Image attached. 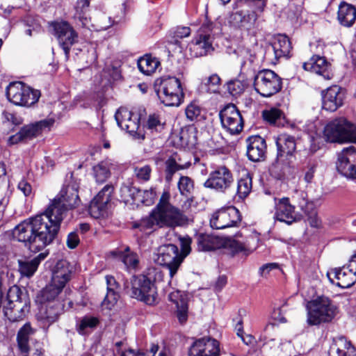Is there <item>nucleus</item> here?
<instances>
[{
	"instance_id": "obj_13",
	"label": "nucleus",
	"mask_w": 356,
	"mask_h": 356,
	"mask_svg": "<svg viewBox=\"0 0 356 356\" xmlns=\"http://www.w3.org/2000/svg\"><path fill=\"white\" fill-rule=\"evenodd\" d=\"M275 143L277 163L290 166L296 160V142L295 137L287 134H281L277 137Z\"/></svg>"
},
{
	"instance_id": "obj_49",
	"label": "nucleus",
	"mask_w": 356,
	"mask_h": 356,
	"mask_svg": "<svg viewBox=\"0 0 356 356\" xmlns=\"http://www.w3.org/2000/svg\"><path fill=\"white\" fill-rule=\"evenodd\" d=\"M165 180L170 183L172 180L174 174L179 170L182 169V167L177 164L174 159H169L165 162Z\"/></svg>"
},
{
	"instance_id": "obj_17",
	"label": "nucleus",
	"mask_w": 356,
	"mask_h": 356,
	"mask_svg": "<svg viewBox=\"0 0 356 356\" xmlns=\"http://www.w3.org/2000/svg\"><path fill=\"white\" fill-rule=\"evenodd\" d=\"M118 125L130 135L138 138H144L140 128V118L137 113H132L127 108L120 107L115 114Z\"/></svg>"
},
{
	"instance_id": "obj_41",
	"label": "nucleus",
	"mask_w": 356,
	"mask_h": 356,
	"mask_svg": "<svg viewBox=\"0 0 356 356\" xmlns=\"http://www.w3.org/2000/svg\"><path fill=\"white\" fill-rule=\"evenodd\" d=\"M181 145L188 149L194 148L197 145L196 131L194 129H182L179 133Z\"/></svg>"
},
{
	"instance_id": "obj_8",
	"label": "nucleus",
	"mask_w": 356,
	"mask_h": 356,
	"mask_svg": "<svg viewBox=\"0 0 356 356\" xmlns=\"http://www.w3.org/2000/svg\"><path fill=\"white\" fill-rule=\"evenodd\" d=\"M8 305L5 307V315L9 321L17 322L22 320L29 312V300L21 289L13 286L7 293Z\"/></svg>"
},
{
	"instance_id": "obj_51",
	"label": "nucleus",
	"mask_w": 356,
	"mask_h": 356,
	"mask_svg": "<svg viewBox=\"0 0 356 356\" xmlns=\"http://www.w3.org/2000/svg\"><path fill=\"white\" fill-rule=\"evenodd\" d=\"M119 298L118 293L115 291H107V293L102 302L103 309H111L117 302Z\"/></svg>"
},
{
	"instance_id": "obj_6",
	"label": "nucleus",
	"mask_w": 356,
	"mask_h": 356,
	"mask_svg": "<svg viewBox=\"0 0 356 356\" xmlns=\"http://www.w3.org/2000/svg\"><path fill=\"white\" fill-rule=\"evenodd\" d=\"M323 137L330 143H356V125L343 117L335 118L325 126Z\"/></svg>"
},
{
	"instance_id": "obj_38",
	"label": "nucleus",
	"mask_w": 356,
	"mask_h": 356,
	"mask_svg": "<svg viewBox=\"0 0 356 356\" xmlns=\"http://www.w3.org/2000/svg\"><path fill=\"white\" fill-rule=\"evenodd\" d=\"M137 64L140 72L145 75H150L155 72L160 65V62L155 57L145 55L138 60Z\"/></svg>"
},
{
	"instance_id": "obj_50",
	"label": "nucleus",
	"mask_w": 356,
	"mask_h": 356,
	"mask_svg": "<svg viewBox=\"0 0 356 356\" xmlns=\"http://www.w3.org/2000/svg\"><path fill=\"white\" fill-rule=\"evenodd\" d=\"M137 190L138 188L133 186H123L120 188L121 197L124 202H136Z\"/></svg>"
},
{
	"instance_id": "obj_18",
	"label": "nucleus",
	"mask_w": 356,
	"mask_h": 356,
	"mask_svg": "<svg viewBox=\"0 0 356 356\" xmlns=\"http://www.w3.org/2000/svg\"><path fill=\"white\" fill-rule=\"evenodd\" d=\"M54 122V118H47L35 123L25 125L17 134L11 136L8 139V142L11 145L21 142L26 143L37 137L43 129L51 127Z\"/></svg>"
},
{
	"instance_id": "obj_37",
	"label": "nucleus",
	"mask_w": 356,
	"mask_h": 356,
	"mask_svg": "<svg viewBox=\"0 0 356 356\" xmlns=\"http://www.w3.org/2000/svg\"><path fill=\"white\" fill-rule=\"evenodd\" d=\"M291 198L293 203L296 204L305 215L312 214L314 205L313 202L308 200L307 193L305 191L296 190Z\"/></svg>"
},
{
	"instance_id": "obj_36",
	"label": "nucleus",
	"mask_w": 356,
	"mask_h": 356,
	"mask_svg": "<svg viewBox=\"0 0 356 356\" xmlns=\"http://www.w3.org/2000/svg\"><path fill=\"white\" fill-rule=\"evenodd\" d=\"M197 243L199 250L211 251L220 246V240L215 236L200 234L197 236Z\"/></svg>"
},
{
	"instance_id": "obj_4",
	"label": "nucleus",
	"mask_w": 356,
	"mask_h": 356,
	"mask_svg": "<svg viewBox=\"0 0 356 356\" xmlns=\"http://www.w3.org/2000/svg\"><path fill=\"white\" fill-rule=\"evenodd\" d=\"M72 267L66 260L58 261L52 271L51 283L41 290L36 296V302L40 305L61 302L59 295L66 284L71 280Z\"/></svg>"
},
{
	"instance_id": "obj_10",
	"label": "nucleus",
	"mask_w": 356,
	"mask_h": 356,
	"mask_svg": "<svg viewBox=\"0 0 356 356\" xmlns=\"http://www.w3.org/2000/svg\"><path fill=\"white\" fill-rule=\"evenodd\" d=\"M254 88L261 96L269 97L282 90V79L271 70H262L254 76Z\"/></svg>"
},
{
	"instance_id": "obj_23",
	"label": "nucleus",
	"mask_w": 356,
	"mask_h": 356,
	"mask_svg": "<svg viewBox=\"0 0 356 356\" xmlns=\"http://www.w3.org/2000/svg\"><path fill=\"white\" fill-rule=\"evenodd\" d=\"M113 190L112 185H106L92 199L88 209L92 217L99 218L106 215Z\"/></svg>"
},
{
	"instance_id": "obj_56",
	"label": "nucleus",
	"mask_w": 356,
	"mask_h": 356,
	"mask_svg": "<svg viewBox=\"0 0 356 356\" xmlns=\"http://www.w3.org/2000/svg\"><path fill=\"white\" fill-rule=\"evenodd\" d=\"M191 239L183 238L181 239V252L179 251V256L182 257V261L191 252Z\"/></svg>"
},
{
	"instance_id": "obj_54",
	"label": "nucleus",
	"mask_w": 356,
	"mask_h": 356,
	"mask_svg": "<svg viewBox=\"0 0 356 356\" xmlns=\"http://www.w3.org/2000/svg\"><path fill=\"white\" fill-rule=\"evenodd\" d=\"M227 89L231 95L236 97L243 92L244 85L239 80H232L227 82Z\"/></svg>"
},
{
	"instance_id": "obj_55",
	"label": "nucleus",
	"mask_w": 356,
	"mask_h": 356,
	"mask_svg": "<svg viewBox=\"0 0 356 356\" xmlns=\"http://www.w3.org/2000/svg\"><path fill=\"white\" fill-rule=\"evenodd\" d=\"M124 264L129 269H135L138 265V256L136 254H127L122 257Z\"/></svg>"
},
{
	"instance_id": "obj_42",
	"label": "nucleus",
	"mask_w": 356,
	"mask_h": 356,
	"mask_svg": "<svg viewBox=\"0 0 356 356\" xmlns=\"http://www.w3.org/2000/svg\"><path fill=\"white\" fill-rule=\"evenodd\" d=\"M93 175L98 183L104 182L111 175L110 163L108 161H102L93 167Z\"/></svg>"
},
{
	"instance_id": "obj_29",
	"label": "nucleus",
	"mask_w": 356,
	"mask_h": 356,
	"mask_svg": "<svg viewBox=\"0 0 356 356\" xmlns=\"http://www.w3.org/2000/svg\"><path fill=\"white\" fill-rule=\"evenodd\" d=\"M63 309L64 304L62 302H52L50 304L41 305V308L38 314V319L42 321L43 327H49L58 320Z\"/></svg>"
},
{
	"instance_id": "obj_45",
	"label": "nucleus",
	"mask_w": 356,
	"mask_h": 356,
	"mask_svg": "<svg viewBox=\"0 0 356 356\" xmlns=\"http://www.w3.org/2000/svg\"><path fill=\"white\" fill-rule=\"evenodd\" d=\"M177 186L181 195L185 197L190 196L194 190L193 181L187 176H181Z\"/></svg>"
},
{
	"instance_id": "obj_35",
	"label": "nucleus",
	"mask_w": 356,
	"mask_h": 356,
	"mask_svg": "<svg viewBox=\"0 0 356 356\" xmlns=\"http://www.w3.org/2000/svg\"><path fill=\"white\" fill-rule=\"evenodd\" d=\"M35 332L30 323H26L18 331L17 341L20 351L27 354L29 351V339Z\"/></svg>"
},
{
	"instance_id": "obj_33",
	"label": "nucleus",
	"mask_w": 356,
	"mask_h": 356,
	"mask_svg": "<svg viewBox=\"0 0 356 356\" xmlns=\"http://www.w3.org/2000/svg\"><path fill=\"white\" fill-rule=\"evenodd\" d=\"M47 253L42 252L31 260L19 261V271L24 277H31L37 270L42 260L44 259Z\"/></svg>"
},
{
	"instance_id": "obj_28",
	"label": "nucleus",
	"mask_w": 356,
	"mask_h": 356,
	"mask_svg": "<svg viewBox=\"0 0 356 356\" xmlns=\"http://www.w3.org/2000/svg\"><path fill=\"white\" fill-rule=\"evenodd\" d=\"M247 156L253 162H259L265 159L267 145L266 140L260 136H251L246 140Z\"/></svg>"
},
{
	"instance_id": "obj_63",
	"label": "nucleus",
	"mask_w": 356,
	"mask_h": 356,
	"mask_svg": "<svg viewBox=\"0 0 356 356\" xmlns=\"http://www.w3.org/2000/svg\"><path fill=\"white\" fill-rule=\"evenodd\" d=\"M230 247L234 253L243 252L245 250V246L240 242L233 241L230 243Z\"/></svg>"
},
{
	"instance_id": "obj_52",
	"label": "nucleus",
	"mask_w": 356,
	"mask_h": 356,
	"mask_svg": "<svg viewBox=\"0 0 356 356\" xmlns=\"http://www.w3.org/2000/svg\"><path fill=\"white\" fill-rule=\"evenodd\" d=\"M152 168L149 165L136 166L134 168V174L138 179L147 181L150 179Z\"/></svg>"
},
{
	"instance_id": "obj_9",
	"label": "nucleus",
	"mask_w": 356,
	"mask_h": 356,
	"mask_svg": "<svg viewBox=\"0 0 356 356\" xmlns=\"http://www.w3.org/2000/svg\"><path fill=\"white\" fill-rule=\"evenodd\" d=\"M6 96L15 105L29 107L38 102L41 92L21 81H16L8 86Z\"/></svg>"
},
{
	"instance_id": "obj_61",
	"label": "nucleus",
	"mask_w": 356,
	"mask_h": 356,
	"mask_svg": "<svg viewBox=\"0 0 356 356\" xmlns=\"http://www.w3.org/2000/svg\"><path fill=\"white\" fill-rule=\"evenodd\" d=\"M316 165L312 164L309 166L308 170L305 172L304 179L307 183H311L313 180L314 173L316 172Z\"/></svg>"
},
{
	"instance_id": "obj_32",
	"label": "nucleus",
	"mask_w": 356,
	"mask_h": 356,
	"mask_svg": "<svg viewBox=\"0 0 356 356\" xmlns=\"http://www.w3.org/2000/svg\"><path fill=\"white\" fill-rule=\"evenodd\" d=\"M355 352V348L350 341L344 337H340L331 345L329 350L330 356H346L348 353L353 355Z\"/></svg>"
},
{
	"instance_id": "obj_39",
	"label": "nucleus",
	"mask_w": 356,
	"mask_h": 356,
	"mask_svg": "<svg viewBox=\"0 0 356 356\" xmlns=\"http://www.w3.org/2000/svg\"><path fill=\"white\" fill-rule=\"evenodd\" d=\"M191 33V30L188 26H177L170 32L168 43L176 46L175 50L181 52L183 47L180 40L188 37Z\"/></svg>"
},
{
	"instance_id": "obj_19",
	"label": "nucleus",
	"mask_w": 356,
	"mask_h": 356,
	"mask_svg": "<svg viewBox=\"0 0 356 356\" xmlns=\"http://www.w3.org/2000/svg\"><path fill=\"white\" fill-rule=\"evenodd\" d=\"M233 181V175L229 169L225 165H220L209 173L208 179L204 183V186L217 191L225 192L230 187Z\"/></svg>"
},
{
	"instance_id": "obj_46",
	"label": "nucleus",
	"mask_w": 356,
	"mask_h": 356,
	"mask_svg": "<svg viewBox=\"0 0 356 356\" xmlns=\"http://www.w3.org/2000/svg\"><path fill=\"white\" fill-rule=\"evenodd\" d=\"M156 196L155 191L149 190H140L138 188L136 193V202H141L146 206L151 205L154 202Z\"/></svg>"
},
{
	"instance_id": "obj_59",
	"label": "nucleus",
	"mask_w": 356,
	"mask_h": 356,
	"mask_svg": "<svg viewBox=\"0 0 356 356\" xmlns=\"http://www.w3.org/2000/svg\"><path fill=\"white\" fill-rule=\"evenodd\" d=\"M107 72L113 81H118L121 78V70L118 67H108Z\"/></svg>"
},
{
	"instance_id": "obj_40",
	"label": "nucleus",
	"mask_w": 356,
	"mask_h": 356,
	"mask_svg": "<svg viewBox=\"0 0 356 356\" xmlns=\"http://www.w3.org/2000/svg\"><path fill=\"white\" fill-rule=\"evenodd\" d=\"M252 188V177L246 174L238 181L236 195L240 199L245 198L251 192Z\"/></svg>"
},
{
	"instance_id": "obj_2",
	"label": "nucleus",
	"mask_w": 356,
	"mask_h": 356,
	"mask_svg": "<svg viewBox=\"0 0 356 356\" xmlns=\"http://www.w3.org/2000/svg\"><path fill=\"white\" fill-rule=\"evenodd\" d=\"M170 195L163 192L149 214L133 224V228L151 233L159 228H175L188 223V217L170 202Z\"/></svg>"
},
{
	"instance_id": "obj_43",
	"label": "nucleus",
	"mask_w": 356,
	"mask_h": 356,
	"mask_svg": "<svg viewBox=\"0 0 356 356\" xmlns=\"http://www.w3.org/2000/svg\"><path fill=\"white\" fill-rule=\"evenodd\" d=\"M262 115L265 121L277 126L282 124V120L284 118L283 113L276 108L264 111Z\"/></svg>"
},
{
	"instance_id": "obj_16",
	"label": "nucleus",
	"mask_w": 356,
	"mask_h": 356,
	"mask_svg": "<svg viewBox=\"0 0 356 356\" xmlns=\"http://www.w3.org/2000/svg\"><path fill=\"white\" fill-rule=\"evenodd\" d=\"M291 43L285 35H277L274 41L266 47L264 58L272 64H276L281 58H289Z\"/></svg>"
},
{
	"instance_id": "obj_15",
	"label": "nucleus",
	"mask_w": 356,
	"mask_h": 356,
	"mask_svg": "<svg viewBox=\"0 0 356 356\" xmlns=\"http://www.w3.org/2000/svg\"><path fill=\"white\" fill-rule=\"evenodd\" d=\"M222 128L231 135L241 133L243 129V119L240 111L233 104L225 106L219 113Z\"/></svg>"
},
{
	"instance_id": "obj_44",
	"label": "nucleus",
	"mask_w": 356,
	"mask_h": 356,
	"mask_svg": "<svg viewBox=\"0 0 356 356\" xmlns=\"http://www.w3.org/2000/svg\"><path fill=\"white\" fill-rule=\"evenodd\" d=\"M99 323L97 317L85 316L79 321L77 330L79 333L83 334L88 329L95 328Z\"/></svg>"
},
{
	"instance_id": "obj_47",
	"label": "nucleus",
	"mask_w": 356,
	"mask_h": 356,
	"mask_svg": "<svg viewBox=\"0 0 356 356\" xmlns=\"http://www.w3.org/2000/svg\"><path fill=\"white\" fill-rule=\"evenodd\" d=\"M187 119L191 122L199 121L202 119V108L195 102L190 103L185 109Z\"/></svg>"
},
{
	"instance_id": "obj_62",
	"label": "nucleus",
	"mask_w": 356,
	"mask_h": 356,
	"mask_svg": "<svg viewBox=\"0 0 356 356\" xmlns=\"http://www.w3.org/2000/svg\"><path fill=\"white\" fill-rule=\"evenodd\" d=\"M309 219V224L312 227H318L321 225V220L316 216V212L314 209V206L313 207L312 214L307 215Z\"/></svg>"
},
{
	"instance_id": "obj_64",
	"label": "nucleus",
	"mask_w": 356,
	"mask_h": 356,
	"mask_svg": "<svg viewBox=\"0 0 356 356\" xmlns=\"http://www.w3.org/2000/svg\"><path fill=\"white\" fill-rule=\"evenodd\" d=\"M106 280L107 284V291H115V289L118 287V283L115 278L113 276L107 275L106 276Z\"/></svg>"
},
{
	"instance_id": "obj_60",
	"label": "nucleus",
	"mask_w": 356,
	"mask_h": 356,
	"mask_svg": "<svg viewBox=\"0 0 356 356\" xmlns=\"http://www.w3.org/2000/svg\"><path fill=\"white\" fill-rule=\"evenodd\" d=\"M18 189L21 191L25 196L30 195L32 191L31 184L24 180H22L19 183Z\"/></svg>"
},
{
	"instance_id": "obj_58",
	"label": "nucleus",
	"mask_w": 356,
	"mask_h": 356,
	"mask_svg": "<svg viewBox=\"0 0 356 356\" xmlns=\"http://www.w3.org/2000/svg\"><path fill=\"white\" fill-rule=\"evenodd\" d=\"M90 4V0H77L75 9L78 13H85Z\"/></svg>"
},
{
	"instance_id": "obj_22",
	"label": "nucleus",
	"mask_w": 356,
	"mask_h": 356,
	"mask_svg": "<svg viewBox=\"0 0 356 356\" xmlns=\"http://www.w3.org/2000/svg\"><path fill=\"white\" fill-rule=\"evenodd\" d=\"M337 168L343 176L356 179V148L350 146L339 154Z\"/></svg>"
},
{
	"instance_id": "obj_48",
	"label": "nucleus",
	"mask_w": 356,
	"mask_h": 356,
	"mask_svg": "<svg viewBox=\"0 0 356 356\" xmlns=\"http://www.w3.org/2000/svg\"><path fill=\"white\" fill-rule=\"evenodd\" d=\"M204 84L207 86L208 92L211 93H218L220 92L221 79L217 74H213L207 79Z\"/></svg>"
},
{
	"instance_id": "obj_20",
	"label": "nucleus",
	"mask_w": 356,
	"mask_h": 356,
	"mask_svg": "<svg viewBox=\"0 0 356 356\" xmlns=\"http://www.w3.org/2000/svg\"><path fill=\"white\" fill-rule=\"evenodd\" d=\"M354 261L348 267L331 268L327 272L329 281L342 289L352 286L356 282V268H354Z\"/></svg>"
},
{
	"instance_id": "obj_30",
	"label": "nucleus",
	"mask_w": 356,
	"mask_h": 356,
	"mask_svg": "<svg viewBox=\"0 0 356 356\" xmlns=\"http://www.w3.org/2000/svg\"><path fill=\"white\" fill-rule=\"evenodd\" d=\"M302 67L306 71L321 75L326 80H330L332 77V74L330 71V65L325 57L313 56L309 61L302 63Z\"/></svg>"
},
{
	"instance_id": "obj_7",
	"label": "nucleus",
	"mask_w": 356,
	"mask_h": 356,
	"mask_svg": "<svg viewBox=\"0 0 356 356\" xmlns=\"http://www.w3.org/2000/svg\"><path fill=\"white\" fill-rule=\"evenodd\" d=\"M307 322L309 325H318L330 322L336 315L337 307L327 297L321 296L307 305Z\"/></svg>"
},
{
	"instance_id": "obj_5",
	"label": "nucleus",
	"mask_w": 356,
	"mask_h": 356,
	"mask_svg": "<svg viewBox=\"0 0 356 356\" xmlns=\"http://www.w3.org/2000/svg\"><path fill=\"white\" fill-rule=\"evenodd\" d=\"M154 90L161 102L166 106H179L184 99L181 81L175 76H163L155 80Z\"/></svg>"
},
{
	"instance_id": "obj_34",
	"label": "nucleus",
	"mask_w": 356,
	"mask_h": 356,
	"mask_svg": "<svg viewBox=\"0 0 356 356\" xmlns=\"http://www.w3.org/2000/svg\"><path fill=\"white\" fill-rule=\"evenodd\" d=\"M356 19V8L347 3H341L338 10V20L344 26H351Z\"/></svg>"
},
{
	"instance_id": "obj_31",
	"label": "nucleus",
	"mask_w": 356,
	"mask_h": 356,
	"mask_svg": "<svg viewBox=\"0 0 356 356\" xmlns=\"http://www.w3.org/2000/svg\"><path fill=\"white\" fill-rule=\"evenodd\" d=\"M169 300L177 307V316L180 323L183 324L188 319V299L180 291H174L168 296Z\"/></svg>"
},
{
	"instance_id": "obj_12",
	"label": "nucleus",
	"mask_w": 356,
	"mask_h": 356,
	"mask_svg": "<svg viewBox=\"0 0 356 356\" xmlns=\"http://www.w3.org/2000/svg\"><path fill=\"white\" fill-rule=\"evenodd\" d=\"M212 29L213 23L211 22H207L201 26L197 37L190 44L191 56H204L214 50L212 45L213 38L211 34Z\"/></svg>"
},
{
	"instance_id": "obj_27",
	"label": "nucleus",
	"mask_w": 356,
	"mask_h": 356,
	"mask_svg": "<svg viewBox=\"0 0 356 356\" xmlns=\"http://www.w3.org/2000/svg\"><path fill=\"white\" fill-rule=\"evenodd\" d=\"M257 19L256 13L242 10L233 13L229 17V23L232 26L251 34L254 32Z\"/></svg>"
},
{
	"instance_id": "obj_25",
	"label": "nucleus",
	"mask_w": 356,
	"mask_h": 356,
	"mask_svg": "<svg viewBox=\"0 0 356 356\" xmlns=\"http://www.w3.org/2000/svg\"><path fill=\"white\" fill-rule=\"evenodd\" d=\"M220 343L215 339L202 337L191 346L189 356H219Z\"/></svg>"
},
{
	"instance_id": "obj_3",
	"label": "nucleus",
	"mask_w": 356,
	"mask_h": 356,
	"mask_svg": "<svg viewBox=\"0 0 356 356\" xmlns=\"http://www.w3.org/2000/svg\"><path fill=\"white\" fill-rule=\"evenodd\" d=\"M163 279L162 270L154 267L149 268L145 274L133 276L131 280V297L148 305H154L158 296L155 282Z\"/></svg>"
},
{
	"instance_id": "obj_1",
	"label": "nucleus",
	"mask_w": 356,
	"mask_h": 356,
	"mask_svg": "<svg viewBox=\"0 0 356 356\" xmlns=\"http://www.w3.org/2000/svg\"><path fill=\"white\" fill-rule=\"evenodd\" d=\"M80 202L75 184L64 186L44 212L24 220L13 229V234L31 252H38L53 242L69 210Z\"/></svg>"
},
{
	"instance_id": "obj_14",
	"label": "nucleus",
	"mask_w": 356,
	"mask_h": 356,
	"mask_svg": "<svg viewBox=\"0 0 356 356\" xmlns=\"http://www.w3.org/2000/svg\"><path fill=\"white\" fill-rule=\"evenodd\" d=\"M51 26L57 38L60 46L64 51L66 58L70 56L71 47L78 42V33L73 27L65 21L53 22Z\"/></svg>"
},
{
	"instance_id": "obj_24",
	"label": "nucleus",
	"mask_w": 356,
	"mask_h": 356,
	"mask_svg": "<svg viewBox=\"0 0 356 356\" xmlns=\"http://www.w3.org/2000/svg\"><path fill=\"white\" fill-rule=\"evenodd\" d=\"M275 209L274 218L288 225L300 221L302 218V215L296 211L295 206L290 202L288 197L279 199L275 202Z\"/></svg>"
},
{
	"instance_id": "obj_11",
	"label": "nucleus",
	"mask_w": 356,
	"mask_h": 356,
	"mask_svg": "<svg viewBox=\"0 0 356 356\" xmlns=\"http://www.w3.org/2000/svg\"><path fill=\"white\" fill-rule=\"evenodd\" d=\"M154 259L156 264L166 266L171 278L176 275L182 263V257L179 256L178 247L171 243L159 246Z\"/></svg>"
},
{
	"instance_id": "obj_21",
	"label": "nucleus",
	"mask_w": 356,
	"mask_h": 356,
	"mask_svg": "<svg viewBox=\"0 0 356 356\" xmlns=\"http://www.w3.org/2000/svg\"><path fill=\"white\" fill-rule=\"evenodd\" d=\"M241 221L239 211L234 207L220 209L213 213L210 225L213 229H222L234 227Z\"/></svg>"
},
{
	"instance_id": "obj_57",
	"label": "nucleus",
	"mask_w": 356,
	"mask_h": 356,
	"mask_svg": "<svg viewBox=\"0 0 356 356\" xmlns=\"http://www.w3.org/2000/svg\"><path fill=\"white\" fill-rule=\"evenodd\" d=\"M80 239L76 232H70L67 238V245L70 249L75 248L79 243Z\"/></svg>"
},
{
	"instance_id": "obj_26",
	"label": "nucleus",
	"mask_w": 356,
	"mask_h": 356,
	"mask_svg": "<svg viewBox=\"0 0 356 356\" xmlns=\"http://www.w3.org/2000/svg\"><path fill=\"white\" fill-rule=\"evenodd\" d=\"M344 99V90L338 86H332L322 91V107L327 111L334 112L343 106Z\"/></svg>"
},
{
	"instance_id": "obj_53",
	"label": "nucleus",
	"mask_w": 356,
	"mask_h": 356,
	"mask_svg": "<svg viewBox=\"0 0 356 356\" xmlns=\"http://www.w3.org/2000/svg\"><path fill=\"white\" fill-rule=\"evenodd\" d=\"M147 128L152 131H159L163 129L164 122H161L159 115H149L147 122Z\"/></svg>"
}]
</instances>
